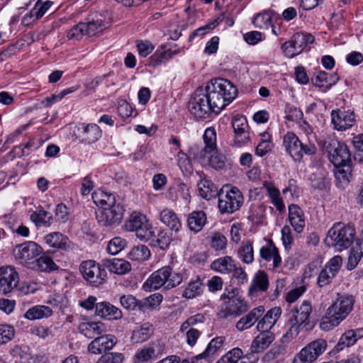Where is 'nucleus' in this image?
<instances>
[{
	"mask_svg": "<svg viewBox=\"0 0 363 363\" xmlns=\"http://www.w3.org/2000/svg\"><path fill=\"white\" fill-rule=\"evenodd\" d=\"M363 257V246L358 242L352 247L348 257L347 268L349 270L354 269Z\"/></svg>",
	"mask_w": 363,
	"mask_h": 363,
	"instance_id": "obj_46",
	"label": "nucleus"
},
{
	"mask_svg": "<svg viewBox=\"0 0 363 363\" xmlns=\"http://www.w3.org/2000/svg\"><path fill=\"white\" fill-rule=\"evenodd\" d=\"M123 359V354L118 352H110L102 355L96 363H122Z\"/></svg>",
	"mask_w": 363,
	"mask_h": 363,
	"instance_id": "obj_64",
	"label": "nucleus"
},
{
	"mask_svg": "<svg viewBox=\"0 0 363 363\" xmlns=\"http://www.w3.org/2000/svg\"><path fill=\"white\" fill-rule=\"evenodd\" d=\"M257 359H251L249 354H243L242 350L235 347L222 356L216 363H256Z\"/></svg>",
	"mask_w": 363,
	"mask_h": 363,
	"instance_id": "obj_26",
	"label": "nucleus"
},
{
	"mask_svg": "<svg viewBox=\"0 0 363 363\" xmlns=\"http://www.w3.org/2000/svg\"><path fill=\"white\" fill-rule=\"evenodd\" d=\"M238 257L245 264H251L254 261L252 243L250 241L243 242L238 250Z\"/></svg>",
	"mask_w": 363,
	"mask_h": 363,
	"instance_id": "obj_47",
	"label": "nucleus"
},
{
	"mask_svg": "<svg viewBox=\"0 0 363 363\" xmlns=\"http://www.w3.org/2000/svg\"><path fill=\"white\" fill-rule=\"evenodd\" d=\"M79 135L77 137L82 143L92 144L101 137V130L94 123H81L77 127Z\"/></svg>",
	"mask_w": 363,
	"mask_h": 363,
	"instance_id": "obj_21",
	"label": "nucleus"
},
{
	"mask_svg": "<svg viewBox=\"0 0 363 363\" xmlns=\"http://www.w3.org/2000/svg\"><path fill=\"white\" fill-rule=\"evenodd\" d=\"M354 122L355 117L352 111L337 109L331 112V123L334 129L338 131L351 128Z\"/></svg>",
	"mask_w": 363,
	"mask_h": 363,
	"instance_id": "obj_19",
	"label": "nucleus"
},
{
	"mask_svg": "<svg viewBox=\"0 0 363 363\" xmlns=\"http://www.w3.org/2000/svg\"><path fill=\"white\" fill-rule=\"evenodd\" d=\"M52 315V310L47 306L36 305L30 308L24 314V318L29 320L47 318Z\"/></svg>",
	"mask_w": 363,
	"mask_h": 363,
	"instance_id": "obj_36",
	"label": "nucleus"
},
{
	"mask_svg": "<svg viewBox=\"0 0 363 363\" xmlns=\"http://www.w3.org/2000/svg\"><path fill=\"white\" fill-rule=\"evenodd\" d=\"M264 308L258 306L252 308L247 314L243 315L236 323L235 328L238 331H244L252 328L263 315Z\"/></svg>",
	"mask_w": 363,
	"mask_h": 363,
	"instance_id": "obj_24",
	"label": "nucleus"
},
{
	"mask_svg": "<svg viewBox=\"0 0 363 363\" xmlns=\"http://www.w3.org/2000/svg\"><path fill=\"white\" fill-rule=\"evenodd\" d=\"M260 256L264 260L269 262L273 261V267H279L281 262V258L279 254L278 249L270 241L267 245H264L260 249Z\"/></svg>",
	"mask_w": 363,
	"mask_h": 363,
	"instance_id": "obj_34",
	"label": "nucleus"
},
{
	"mask_svg": "<svg viewBox=\"0 0 363 363\" xmlns=\"http://www.w3.org/2000/svg\"><path fill=\"white\" fill-rule=\"evenodd\" d=\"M271 21L272 19L270 14L267 12H264L255 16L252 23L255 27L260 29H264L269 28L271 25Z\"/></svg>",
	"mask_w": 363,
	"mask_h": 363,
	"instance_id": "obj_60",
	"label": "nucleus"
},
{
	"mask_svg": "<svg viewBox=\"0 0 363 363\" xmlns=\"http://www.w3.org/2000/svg\"><path fill=\"white\" fill-rule=\"evenodd\" d=\"M16 330L9 324H0V347L11 341L15 337Z\"/></svg>",
	"mask_w": 363,
	"mask_h": 363,
	"instance_id": "obj_54",
	"label": "nucleus"
},
{
	"mask_svg": "<svg viewBox=\"0 0 363 363\" xmlns=\"http://www.w3.org/2000/svg\"><path fill=\"white\" fill-rule=\"evenodd\" d=\"M200 195L205 199H210L216 193L215 185L209 180L202 179L198 184Z\"/></svg>",
	"mask_w": 363,
	"mask_h": 363,
	"instance_id": "obj_51",
	"label": "nucleus"
},
{
	"mask_svg": "<svg viewBox=\"0 0 363 363\" xmlns=\"http://www.w3.org/2000/svg\"><path fill=\"white\" fill-rule=\"evenodd\" d=\"M171 240L169 233L161 230L157 233V235L154 234L151 242L153 246L158 247L161 250H165L169 245Z\"/></svg>",
	"mask_w": 363,
	"mask_h": 363,
	"instance_id": "obj_53",
	"label": "nucleus"
},
{
	"mask_svg": "<svg viewBox=\"0 0 363 363\" xmlns=\"http://www.w3.org/2000/svg\"><path fill=\"white\" fill-rule=\"evenodd\" d=\"M108 22L101 13H96L88 23H85L87 35L93 36L102 33L106 28Z\"/></svg>",
	"mask_w": 363,
	"mask_h": 363,
	"instance_id": "obj_32",
	"label": "nucleus"
},
{
	"mask_svg": "<svg viewBox=\"0 0 363 363\" xmlns=\"http://www.w3.org/2000/svg\"><path fill=\"white\" fill-rule=\"evenodd\" d=\"M289 220L295 232L301 233L303 231L306 225L304 213L296 204H291L289 206Z\"/></svg>",
	"mask_w": 363,
	"mask_h": 363,
	"instance_id": "obj_28",
	"label": "nucleus"
},
{
	"mask_svg": "<svg viewBox=\"0 0 363 363\" xmlns=\"http://www.w3.org/2000/svg\"><path fill=\"white\" fill-rule=\"evenodd\" d=\"M312 311L311 304L308 301H303L300 306L291 310V317L289 318L291 328L286 333V336L294 337L300 332V327L308 320Z\"/></svg>",
	"mask_w": 363,
	"mask_h": 363,
	"instance_id": "obj_9",
	"label": "nucleus"
},
{
	"mask_svg": "<svg viewBox=\"0 0 363 363\" xmlns=\"http://www.w3.org/2000/svg\"><path fill=\"white\" fill-rule=\"evenodd\" d=\"M128 256L131 260L143 262L150 257V252L147 246L140 245L133 247L129 252Z\"/></svg>",
	"mask_w": 363,
	"mask_h": 363,
	"instance_id": "obj_49",
	"label": "nucleus"
},
{
	"mask_svg": "<svg viewBox=\"0 0 363 363\" xmlns=\"http://www.w3.org/2000/svg\"><path fill=\"white\" fill-rule=\"evenodd\" d=\"M153 333V328L151 324L146 323L135 328L130 337L131 342L138 344L147 340Z\"/></svg>",
	"mask_w": 363,
	"mask_h": 363,
	"instance_id": "obj_35",
	"label": "nucleus"
},
{
	"mask_svg": "<svg viewBox=\"0 0 363 363\" xmlns=\"http://www.w3.org/2000/svg\"><path fill=\"white\" fill-rule=\"evenodd\" d=\"M284 146L286 152L295 161H301L304 155H313L317 152V147L312 143H303L292 132H288L284 136Z\"/></svg>",
	"mask_w": 363,
	"mask_h": 363,
	"instance_id": "obj_5",
	"label": "nucleus"
},
{
	"mask_svg": "<svg viewBox=\"0 0 363 363\" xmlns=\"http://www.w3.org/2000/svg\"><path fill=\"white\" fill-rule=\"evenodd\" d=\"M41 252L42 247L40 245L35 242L28 241L16 246L13 255L22 264L31 268Z\"/></svg>",
	"mask_w": 363,
	"mask_h": 363,
	"instance_id": "obj_10",
	"label": "nucleus"
},
{
	"mask_svg": "<svg viewBox=\"0 0 363 363\" xmlns=\"http://www.w3.org/2000/svg\"><path fill=\"white\" fill-rule=\"evenodd\" d=\"M354 334L353 330H350L342 335L337 343L338 348L342 350L345 347L353 345L357 342Z\"/></svg>",
	"mask_w": 363,
	"mask_h": 363,
	"instance_id": "obj_62",
	"label": "nucleus"
},
{
	"mask_svg": "<svg viewBox=\"0 0 363 363\" xmlns=\"http://www.w3.org/2000/svg\"><path fill=\"white\" fill-rule=\"evenodd\" d=\"M177 164L183 173H189L192 169L189 158L182 150L177 153Z\"/></svg>",
	"mask_w": 363,
	"mask_h": 363,
	"instance_id": "obj_63",
	"label": "nucleus"
},
{
	"mask_svg": "<svg viewBox=\"0 0 363 363\" xmlns=\"http://www.w3.org/2000/svg\"><path fill=\"white\" fill-rule=\"evenodd\" d=\"M328 157L335 167L346 166L350 160V151L345 144L333 141L327 147Z\"/></svg>",
	"mask_w": 363,
	"mask_h": 363,
	"instance_id": "obj_14",
	"label": "nucleus"
},
{
	"mask_svg": "<svg viewBox=\"0 0 363 363\" xmlns=\"http://www.w3.org/2000/svg\"><path fill=\"white\" fill-rule=\"evenodd\" d=\"M354 300L350 295H339L336 301L327 310L342 321L352 311Z\"/></svg>",
	"mask_w": 363,
	"mask_h": 363,
	"instance_id": "obj_17",
	"label": "nucleus"
},
{
	"mask_svg": "<svg viewBox=\"0 0 363 363\" xmlns=\"http://www.w3.org/2000/svg\"><path fill=\"white\" fill-rule=\"evenodd\" d=\"M148 220L145 216L137 213L133 212L126 224V228L130 231H136L139 228L145 226V225H147Z\"/></svg>",
	"mask_w": 363,
	"mask_h": 363,
	"instance_id": "obj_48",
	"label": "nucleus"
},
{
	"mask_svg": "<svg viewBox=\"0 0 363 363\" xmlns=\"http://www.w3.org/2000/svg\"><path fill=\"white\" fill-rule=\"evenodd\" d=\"M204 290L203 281L199 277L191 280L184 289L182 296L186 298H194L201 296Z\"/></svg>",
	"mask_w": 363,
	"mask_h": 363,
	"instance_id": "obj_42",
	"label": "nucleus"
},
{
	"mask_svg": "<svg viewBox=\"0 0 363 363\" xmlns=\"http://www.w3.org/2000/svg\"><path fill=\"white\" fill-rule=\"evenodd\" d=\"M235 262L231 257L225 256L214 260L211 264V268L221 274H230L235 269Z\"/></svg>",
	"mask_w": 363,
	"mask_h": 363,
	"instance_id": "obj_37",
	"label": "nucleus"
},
{
	"mask_svg": "<svg viewBox=\"0 0 363 363\" xmlns=\"http://www.w3.org/2000/svg\"><path fill=\"white\" fill-rule=\"evenodd\" d=\"M164 345L160 341L152 342L135 354L138 362H147L157 359L164 352Z\"/></svg>",
	"mask_w": 363,
	"mask_h": 363,
	"instance_id": "obj_23",
	"label": "nucleus"
},
{
	"mask_svg": "<svg viewBox=\"0 0 363 363\" xmlns=\"http://www.w3.org/2000/svg\"><path fill=\"white\" fill-rule=\"evenodd\" d=\"M31 268H37L41 272H51L57 270L58 267L50 255L43 254L35 259V264Z\"/></svg>",
	"mask_w": 363,
	"mask_h": 363,
	"instance_id": "obj_44",
	"label": "nucleus"
},
{
	"mask_svg": "<svg viewBox=\"0 0 363 363\" xmlns=\"http://www.w3.org/2000/svg\"><path fill=\"white\" fill-rule=\"evenodd\" d=\"M162 299L160 294H154L143 299L139 306L141 309L155 308L162 303Z\"/></svg>",
	"mask_w": 363,
	"mask_h": 363,
	"instance_id": "obj_59",
	"label": "nucleus"
},
{
	"mask_svg": "<svg viewBox=\"0 0 363 363\" xmlns=\"http://www.w3.org/2000/svg\"><path fill=\"white\" fill-rule=\"evenodd\" d=\"M84 35H87L86 28L82 22L74 26L67 33V38L72 40H79Z\"/></svg>",
	"mask_w": 363,
	"mask_h": 363,
	"instance_id": "obj_61",
	"label": "nucleus"
},
{
	"mask_svg": "<svg viewBox=\"0 0 363 363\" xmlns=\"http://www.w3.org/2000/svg\"><path fill=\"white\" fill-rule=\"evenodd\" d=\"M268 276L264 271H258L255 273L248 290V295L254 296L258 292L266 291L268 289Z\"/></svg>",
	"mask_w": 363,
	"mask_h": 363,
	"instance_id": "obj_31",
	"label": "nucleus"
},
{
	"mask_svg": "<svg viewBox=\"0 0 363 363\" xmlns=\"http://www.w3.org/2000/svg\"><path fill=\"white\" fill-rule=\"evenodd\" d=\"M79 330L82 334L91 339L108 332L106 325L101 321H87L79 324Z\"/></svg>",
	"mask_w": 363,
	"mask_h": 363,
	"instance_id": "obj_27",
	"label": "nucleus"
},
{
	"mask_svg": "<svg viewBox=\"0 0 363 363\" xmlns=\"http://www.w3.org/2000/svg\"><path fill=\"white\" fill-rule=\"evenodd\" d=\"M103 264L110 272L117 274H125L131 270L130 262L123 259H104Z\"/></svg>",
	"mask_w": 363,
	"mask_h": 363,
	"instance_id": "obj_33",
	"label": "nucleus"
},
{
	"mask_svg": "<svg viewBox=\"0 0 363 363\" xmlns=\"http://www.w3.org/2000/svg\"><path fill=\"white\" fill-rule=\"evenodd\" d=\"M336 170L335 175L338 182L343 186L345 184H347L350 182V178L351 177V169L350 164L346 166L335 167Z\"/></svg>",
	"mask_w": 363,
	"mask_h": 363,
	"instance_id": "obj_57",
	"label": "nucleus"
},
{
	"mask_svg": "<svg viewBox=\"0 0 363 363\" xmlns=\"http://www.w3.org/2000/svg\"><path fill=\"white\" fill-rule=\"evenodd\" d=\"M92 199L95 204L103 209L104 207L111 206L116 203L113 194L103 191L95 192L92 194Z\"/></svg>",
	"mask_w": 363,
	"mask_h": 363,
	"instance_id": "obj_45",
	"label": "nucleus"
},
{
	"mask_svg": "<svg viewBox=\"0 0 363 363\" xmlns=\"http://www.w3.org/2000/svg\"><path fill=\"white\" fill-rule=\"evenodd\" d=\"M30 218L35 223L37 227L42 225L49 226L52 223V216L50 213L44 210L33 212L30 214Z\"/></svg>",
	"mask_w": 363,
	"mask_h": 363,
	"instance_id": "obj_50",
	"label": "nucleus"
},
{
	"mask_svg": "<svg viewBox=\"0 0 363 363\" xmlns=\"http://www.w3.org/2000/svg\"><path fill=\"white\" fill-rule=\"evenodd\" d=\"M313 41L314 37L311 34L297 33L283 44L282 49L286 57L292 58L301 53L305 47Z\"/></svg>",
	"mask_w": 363,
	"mask_h": 363,
	"instance_id": "obj_12",
	"label": "nucleus"
},
{
	"mask_svg": "<svg viewBox=\"0 0 363 363\" xmlns=\"http://www.w3.org/2000/svg\"><path fill=\"white\" fill-rule=\"evenodd\" d=\"M261 333L252 340L250 346L251 359L253 354L262 352L267 349L274 340V334L270 331H260Z\"/></svg>",
	"mask_w": 363,
	"mask_h": 363,
	"instance_id": "obj_25",
	"label": "nucleus"
},
{
	"mask_svg": "<svg viewBox=\"0 0 363 363\" xmlns=\"http://www.w3.org/2000/svg\"><path fill=\"white\" fill-rule=\"evenodd\" d=\"M177 50H167L164 51L157 50L150 57V63L153 67L157 66L160 63L164 61H167L172 58L175 55L177 54Z\"/></svg>",
	"mask_w": 363,
	"mask_h": 363,
	"instance_id": "obj_52",
	"label": "nucleus"
},
{
	"mask_svg": "<svg viewBox=\"0 0 363 363\" xmlns=\"http://www.w3.org/2000/svg\"><path fill=\"white\" fill-rule=\"evenodd\" d=\"M205 147L200 149L197 145L190 148V152L199 160L205 159L208 154L211 153L216 147V133L213 128H208L203 135Z\"/></svg>",
	"mask_w": 363,
	"mask_h": 363,
	"instance_id": "obj_16",
	"label": "nucleus"
},
{
	"mask_svg": "<svg viewBox=\"0 0 363 363\" xmlns=\"http://www.w3.org/2000/svg\"><path fill=\"white\" fill-rule=\"evenodd\" d=\"M263 186L267 190V195L271 199V202L276 207L277 211L281 212L284 210L285 206L281 197L280 191L274 184L270 182L265 181Z\"/></svg>",
	"mask_w": 363,
	"mask_h": 363,
	"instance_id": "obj_39",
	"label": "nucleus"
},
{
	"mask_svg": "<svg viewBox=\"0 0 363 363\" xmlns=\"http://www.w3.org/2000/svg\"><path fill=\"white\" fill-rule=\"evenodd\" d=\"M205 95L213 112L219 113L238 95V89L225 79H216L206 87Z\"/></svg>",
	"mask_w": 363,
	"mask_h": 363,
	"instance_id": "obj_1",
	"label": "nucleus"
},
{
	"mask_svg": "<svg viewBox=\"0 0 363 363\" xmlns=\"http://www.w3.org/2000/svg\"><path fill=\"white\" fill-rule=\"evenodd\" d=\"M95 314L108 320H119L123 316L119 308L106 301L96 303Z\"/></svg>",
	"mask_w": 363,
	"mask_h": 363,
	"instance_id": "obj_29",
	"label": "nucleus"
},
{
	"mask_svg": "<svg viewBox=\"0 0 363 363\" xmlns=\"http://www.w3.org/2000/svg\"><path fill=\"white\" fill-rule=\"evenodd\" d=\"M218 208L222 214H232L244 203L241 191L236 186H225L219 191Z\"/></svg>",
	"mask_w": 363,
	"mask_h": 363,
	"instance_id": "obj_4",
	"label": "nucleus"
},
{
	"mask_svg": "<svg viewBox=\"0 0 363 363\" xmlns=\"http://www.w3.org/2000/svg\"><path fill=\"white\" fill-rule=\"evenodd\" d=\"M79 272L85 281L95 287L104 284L107 279L105 269L93 259L83 261L79 265Z\"/></svg>",
	"mask_w": 363,
	"mask_h": 363,
	"instance_id": "obj_7",
	"label": "nucleus"
},
{
	"mask_svg": "<svg viewBox=\"0 0 363 363\" xmlns=\"http://www.w3.org/2000/svg\"><path fill=\"white\" fill-rule=\"evenodd\" d=\"M342 322L338 318L330 313L327 310L326 315L322 318L320 328L322 330L328 331L337 326Z\"/></svg>",
	"mask_w": 363,
	"mask_h": 363,
	"instance_id": "obj_56",
	"label": "nucleus"
},
{
	"mask_svg": "<svg viewBox=\"0 0 363 363\" xmlns=\"http://www.w3.org/2000/svg\"><path fill=\"white\" fill-rule=\"evenodd\" d=\"M342 264V259L340 256L336 255L331 258L319 274L318 286L323 287L330 284L339 272Z\"/></svg>",
	"mask_w": 363,
	"mask_h": 363,
	"instance_id": "obj_18",
	"label": "nucleus"
},
{
	"mask_svg": "<svg viewBox=\"0 0 363 363\" xmlns=\"http://www.w3.org/2000/svg\"><path fill=\"white\" fill-rule=\"evenodd\" d=\"M354 228L350 225L335 223L328 230L325 242L328 245L342 251L348 248L354 241Z\"/></svg>",
	"mask_w": 363,
	"mask_h": 363,
	"instance_id": "obj_3",
	"label": "nucleus"
},
{
	"mask_svg": "<svg viewBox=\"0 0 363 363\" xmlns=\"http://www.w3.org/2000/svg\"><path fill=\"white\" fill-rule=\"evenodd\" d=\"M160 220L175 232H178L182 227V223L177 214L169 208H165L161 211Z\"/></svg>",
	"mask_w": 363,
	"mask_h": 363,
	"instance_id": "obj_41",
	"label": "nucleus"
},
{
	"mask_svg": "<svg viewBox=\"0 0 363 363\" xmlns=\"http://www.w3.org/2000/svg\"><path fill=\"white\" fill-rule=\"evenodd\" d=\"M45 242L50 247L57 249H66L68 238L59 232H54L45 236Z\"/></svg>",
	"mask_w": 363,
	"mask_h": 363,
	"instance_id": "obj_43",
	"label": "nucleus"
},
{
	"mask_svg": "<svg viewBox=\"0 0 363 363\" xmlns=\"http://www.w3.org/2000/svg\"><path fill=\"white\" fill-rule=\"evenodd\" d=\"M338 79L337 74H328L325 71H318L315 75L313 83L317 86L329 89L336 84Z\"/></svg>",
	"mask_w": 363,
	"mask_h": 363,
	"instance_id": "obj_40",
	"label": "nucleus"
},
{
	"mask_svg": "<svg viewBox=\"0 0 363 363\" xmlns=\"http://www.w3.org/2000/svg\"><path fill=\"white\" fill-rule=\"evenodd\" d=\"M281 308L275 307L269 310L261 319H259L257 325L258 331H269L274 325L281 315Z\"/></svg>",
	"mask_w": 363,
	"mask_h": 363,
	"instance_id": "obj_30",
	"label": "nucleus"
},
{
	"mask_svg": "<svg viewBox=\"0 0 363 363\" xmlns=\"http://www.w3.org/2000/svg\"><path fill=\"white\" fill-rule=\"evenodd\" d=\"M116 342L117 340L113 335H101L95 337L94 340L89 343L88 350L95 354H101L111 350Z\"/></svg>",
	"mask_w": 363,
	"mask_h": 363,
	"instance_id": "obj_22",
	"label": "nucleus"
},
{
	"mask_svg": "<svg viewBox=\"0 0 363 363\" xmlns=\"http://www.w3.org/2000/svg\"><path fill=\"white\" fill-rule=\"evenodd\" d=\"M124 209L123 206L115 203L111 206L104 207L96 214V219L99 225L106 227L114 228L119 225L123 220Z\"/></svg>",
	"mask_w": 363,
	"mask_h": 363,
	"instance_id": "obj_11",
	"label": "nucleus"
},
{
	"mask_svg": "<svg viewBox=\"0 0 363 363\" xmlns=\"http://www.w3.org/2000/svg\"><path fill=\"white\" fill-rule=\"evenodd\" d=\"M327 342L322 338L312 341L296 354L293 363H312L326 350Z\"/></svg>",
	"mask_w": 363,
	"mask_h": 363,
	"instance_id": "obj_8",
	"label": "nucleus"
},
{
	"mask_svg": "<svg viewBox=\"0 0 363 363\" xmlns=\"http://www.w3.org/2000/svg\"><path fill=\"white\" fill-rule=\"evenodd\" d=\"M206 223V216L203 211L191 213L187 219V224L191 231L198 233L201 230Z\"/></svg>",
	"mask_w": 363,
	"mask_h": 363,
	"instance_id": "obj_38",
	"label": "nucleus"
},
{
	"mask_svg": "<svg viewBox=\"0 0 363 363\" xmlns=\"http://www.w3.org/2000/svg\"><path fill=\"white\" fill-rule=\"evenodd\" d=\"M225 337L222 336L216 337L211 340L203 352L199 354L201 357H210L214 354L219 349H220L224 343Z\"/></svg>",
	"mask_w": 363,
	"mask_h": 363,
	"instance_id": "obj_55",
	"label": "nucleus"
},
{
	"mask_svg": "<svg viewBox=\"0 0 363 363\" xmlns=\"http://www.w3.org/2000/svg\"><path fill=\"white\" fill-rule=\"evenodd\" d=\"M19 275L14 267L11 266L0 267V294L7 295L17 289Z\"/></svg>",
	"mask_w": 363,
	"mask_h": 363,
	"instance_id": "obj_15",
	"label": "nucleus"
},
{
	"mask_svg": "<svg viewBox=\"0 0 363 363\" xmlns=\"http://www.w3.org/2000/svg\"><path fill=\"white\" fill-rule=\"evenodd\" d=\"M125 239L116 237L111 239L107 246V251L111 255H116L120 252L126 245Z\"/></svg>",
	"mask_w": 363,
	"mask_h": 363,
	"instance_id": "obj_58",
	"label": "nucleus"
},
{
	"mask_svg": "<svg viewBox=\"0 0 363 363\" xmlns=\"http://www.w3.org/2000/svg\"><path fill=\"white\" fill-rule=\"evenodd\" d=\"M221 298L226 299L219 313L221 318H236L246 313L250 308L248 302L245 298L236 294L235 290L223 294Z\"/></svg>",
	"mask_w": 363,
	"mask_h": 363,
	"instance_id": "obj_6",
	"label": "nucleus"
},
{
	"mask_svg": "<svg viewBox=\"0 0 363 363\" xmlns=\"http://www.w3.org/2000/svg\"><path fill=\"white\" fill-rule=\"evenodd\" d=\"M232 125L234 130L235 143L242 145L250 140L249 125L245 117L240 115L234 116Z\"/></svg>",
	"mask_w": 363,
	"mask_h": 363,
	"instance_id": "obj_20",
	"label": "nucleus"
},
{
	"mask_svg": "<svg viewBox=\"0 0 363 363\" xmlns=\"http://www.w3.org/2000/svg\"><path fill=\"white\" fill-rule=\"evenodd\" d=\"M182 275L180 273H172L169 266L164 267L155 272L143 284L145 291L156 290L165 285L166 288H174L182 283Z\"/></svg>",
	"mask_w": 363,
	"mask_h": 363,
	"instance_id": "obj_2",
	"label": "nucleus"
},
{
	"mask_svg": "<svg viewBox=\"0 0 363 363\" xmlns=\"http://www.w3.org/2000/svg\"><path fill=\"white\" fill-rule=\"evenodd\" d=\"M189 110L198 119L206 118L213 112L208 99L202 90L195 91L189 102Z\"/></svg>",
	"mask_w": 363,
	"mask_h": 363,
	"instance_id": "obj_13",
	"label": "nucleus"
}]
</instances>
